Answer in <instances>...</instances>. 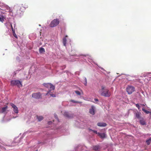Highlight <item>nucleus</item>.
<instances>
[{
	"mask_svg": "<svg viewBox=\"0 0 151 151\" xmlns=\"http://www.w3.org/2000/svg\"><path fill=\"white\" fill-rule=\"evenodd\" d=\"M127 92L128 94H132L135 91V88L132 86H128L126 88Z\"/></svg>",
	"mask_w": 151,
	"mask_h": 151,
	"instance_id": "4",
	"label": "nucleus"
},
{
	"mask_svg": "<svg viewBox=\"0 0 151 151\" xmlns=\"http://www.w3.org/2000/svg\"><path fill=\"white\" fill-rule=\"evenodd\" d=\"M141 105L142 106H145V105L144 104H141Z\"/></svg>",
	"mask_w": 151,
	"mask_h": 151,
	"instance_id": "32",
	"label": "nucleus"
},
{
	"mask_svg": "<svg viewBox=\"0 0 151 151\" xmlns=\"http://www.w3.org/2000/svg\"><path fill=\"white\" fill-rule=\"evenodd\" d=\"M50 90L47 93L46 95L47 94L49 93L52 90H54L55 89V86L54 85H53L51 83V84L50 86V87H49Z\"/></svg>",
	"mask_w": 151,
	"mask_h": 151,
	"instance_id": "9",
	"label": "nucleus"
},
{
	"mask_svg": "<svg viewBox=\"0 0 151 151\" xmlns=\"http://www.w3.org/2000/svg\"><path fill=\"white\" fill-rule=\"evenodd\" d=\"M149 78V79H147V80L148 81H150V78Z\"/></svg>",
	"mask_w": 151,
	"mask_h": 151,
	"instance_id": "33",
	"label": "nucleus"
},
{
	"mask_svg": "<svg viewBox=\"0 0 151 151\" xmlns=\"http://www.w3.org/2000/svg\"><path fill=\"white\" fill-rule=\"evenodd\" d=\"M51 84V83H45L44 84V85L46 88H49V87H50V86Z\"/></svg>",
	"mask_w": 151,
	"mask_h": 151,
	"instance_id": "18",
	"label": "nucleus"
},
{
	"mask_svg": "<svg viewBox=\"0 0 151 151\" xmlns=\"http://www.w3.org/2000/svg\"><path fill=\"white\" fill-rule=\"evenodd\" d=\"M11 85L14 86H16L18 87H20L22 86V82L18 80H13L11 81Z\"/></svg>",
	"mask_w": 151,
	"mask_h": 151,
	"instance_id": "2",
	"label": "nucleus"
},
{
	"mask_svg": "<svg viewBox=\"0 0 151 151\" xmlns=\"http://www.w3.org/2000/svg\"><path fill=\"white\" fill-rule=\"evenodd\" d=\"M142 110L146 114H149L150 113H151V112H150L149 111H147L145 110L144 108H143L142 109Z\"/></svg>",
	"mask_w": 151,
	"mask_h": 151,
	"instance_id": "21",
	"label": "nucleus"
},
{
	"mask_svg": "<svg viewBox=\"0 0 151 151\" xmlns=\"http://www.w3.org/2000/svg\"><path fill=\"white\" fill-rule=\"evenodd\" d=\"M136 116L138 119H139L140 118V114L139 112H137L136 114Z\"/></svg>",
	"mask_w": 151,
	"mask_h": 151,
	"instance_id": "23",
	"label": "nucleus"
},
{
	"mask_svg": "<svg viewBox=\"0 0 151 151\" xmlns=\"http://www.w3.org/2000/svg\"><path fill=\"white\" fill-rule=\"evenodd\" d=\"M89 131H92L94 133L98 134V132H97V131H96L94 130H93L91 129H89Z\"/></svg>",
	"mask_w": 151,
	"mask_h": 151,
	"instance_id": "26",
	"label": "nucleus"
},
{
	"mask_svg": "<svg viewBox=\"0 0 151 151\" xmlns=\"http://www.w3.org/2000/svg\"><path fill=\"white\" fill-rule=\"evenodd\" d=\"M5 19V17L2 15H0V21L3 22L4 21V19Z\"/></svg>",
	"mask_w": 151,
	"mask_h": 151,
	"instance_id": "14",
	"label": "nucleus"
},
{
	"mask_svg": "<svg viewBox=\"0 0 151 151\" xmlns=\"http://www.w3.org/2000/svg\"><path fill=\"white\" fill-rule=\"evenodd\" d=\"M99 145H96L93 147V149L95 151H99Z\"/></svg>",
	"mask_w": 151,
	"mask_h": 151,
	"instance_id": "15",
	"label": "nucleus"
},
{
	"mask_svg": "<svg viewBox=\"0 0 151 151\" xmlns=\"http://www.w3.org/2000/svg\"><path fill=\"white\" fill-rule=\"evenodd\" d=\"M98 135L100 136L101 138H105L106 136V134L105 133H101L98 132Z\"/></svg>",
	"mask_w": 151,
	"mask_h": 151,
	"instance_id": "12",
	"label": "nucleus"
},
{
	"mask_svg": "<svg viewBox=\"0 0 151 151\" xmlns=\"http://www.w3.org/2000/svg\"><path fill=\"white\" fill-rule=\"evenodd\" d=\"M64 116L68 118H71L73 117V115L69 114L68 112H65L64 114Z\"/></svg>",
	"mask_w": 151,
	"mask_h": 151,
	"instance_id": "8",
	"label": "nucleus"
},
{
	"mask_svg": "<svg viewBox=\"0 0 151 151\" xmlns=\"http://www.w3.org/2000/svg\"><path fill=\"white\" fill-rule=\"evenodd\" d=\"M65 37H67V35H66V36H65Z\"/></svg>",
	"mask_w": 151,
	"mask_h": 151,
	"instance_id": "35",
	"label": "nucleus"
},
{
	"mask_svg": "<svg viewBox=\"0 0 151 151\" xmlns=\"http://www.w3.org/2000/svg\"><path fill=\"white\" fill-rule=\"evenodd\" d=\"M59 22L60 21L58 19H55L51 21L50 24V26L51 27H56L59 24Z\"/></svg>",
	"mask_w": 151,
	"mask_h": 151,
	"instance_id": "3",
	"label": "nucleus"
},
{
	"mask_svg": "<svg viewBox=\"0 0 151 151\" xmlns=\"http://www.w3.org/2000/svg\"><path fill=\"white\" fill-rule=\"evenodd\" d=\"M151 142V138L149 139H148L146 141V142L147 145H149Z\"/></svg>",
	"mask_w": 151,
	"mask_h": 151,
	"instance_id": "22",
	"label": "nucleus"
},
{
	"mask_svg": "<svg viewBox=\"0 0 151 151\" xmlns=\"http://www.w3.org/2000/svg\"><path fill=\"white\" fill-rule=\"evenodd\" d=\"M10 105L13 109L14 111L16 113H18L17 107L13 104L11 103Z\"/></svg>",
	"mask_w": 151,
	"mask_h": 151,
	"instance_id": "6",
	"label": "nucleus"
},
{
	"mask_svg": "<svg viewBox=\"0 0 151 151\" xmlns=\"http://www.w3.org/2000/svg\"><path fill=\"white\" fill-rule=\"evenodd\" d=\"M37 119L39 121H40L42 120L43 119V117L41 116H37Z\"/></svg>",
	"mask_w": 151,
	"mask_h": 151,
	"instance_id": "20",
	"label": "nucleus"
},
{
	"mask_svg": "<svg viewBox=\"0 0 151 151\" xmlns=\"http://www.w3.org/2000/svg\"><path fill=\"white\" fill-rule=\"evenodd\" d=\"M23 5L24 7L25 8V9H26L28 7V6L27 4H24Z\"/></svg>",
	"mask_w": 151,
	"mask_h": 151,
	"instance_id": "30",
	"label": "nucleus"
},
{
	"mask_svg": "<svg viewBox=\"0 0 151 151\" xmlns=\"http://www.w3.org/2000/svg\"><path fill=\"white\" fill-rule=\"evenodd\" d=\"M50 96L53 97H55V94H53V93H50Z\"/></svg>",
	"mask_w": 151,
	"mask_h": 151,
	"instance_id": "28",
	"label": "nucleus"
},
{
	"mask_svg": "<svg viewBox=\"0 0 151 151\" xmlns=\"http://www.w3.org/2000/svg\"><path fill=\"white\" fill-rule=\"evenodd\" d=\"M84 79L85 81V83H83L85 86H86L87 85V80L86 78H85Z\"/></svg>",
	"mask_w": 151,
	"mask_h": 151,
	"instance_id": "27",
	"label": "nucleus"
},
{
	"mask_svg": "<svg viewBox=\"0 0 151 151\" xmlns=\"http://www.w3.org/2000/svg\"><path fill=\"white\" fill-rule=\"evenodd\" d=\"M136 106L139 109L140 106H139V105L138 104H136Z\"/></svg>",
	"mask_w": 151,
	"mask_h": 151,
	"instance_id": "29",
	"label": "nucleus"
},
{
	"mask_svg": "<svg viewBox=\"0 0 151 151\" xmlns=\"http://www.w3.org/2000/svg\"><path fill=\"white\" fill-rule=\"evenodd\" d=\"M8 109V106H6L5 107H3L1 110V113H4L7 109Z\"/></svg>",
	"mask_w": 151,
	"mask_h": 151,
	"instance_id": "13",
	"label": "nucleus"
},
{
	"mask_svg": "<svg viewBox=\"0 0 151 151\" xmlns=\"http://www.w3.org/2000/svg\"><path fill=\"white\" fill-rule=\"evenodd\" d=\"M70 101L71 102L73 103H81V102H80L79 101H75L73 100H71Z\"/></svg>",
	"mask_w": 151,
	"mask_h": 151,
	"instance_id": "24",
	"label": "nucleus"
},
{
	"mask_svg": "<svg viewBox=\"0 0 151 151\" xmlns=\"http://www.w3.org/2000/svg\"><path fill=\"white\" fill-rule=\"evenodd\" d=\"M94 108V106H92L91 108L89 109V113L92 115H93L95 114Z\"/></svg>",
	"mask_w": 151,
	"mask_h": 151,
	"instance_id": "7",
	"label": "nucleus"
},
{
	"mask_svg": "<svg viewBox=\"0 0 151 151\" xmlns=\"http://www.w3.org/2000/svg\"><path fill=\"white\" fill-rule=\"evenodd\" d=\"M94 100L95 101H99L98 99H95Z\"/></svg>",
	"mask_w": 151,
	"mask_h": 151,
	"instance_id": "31",
	"label": "nucleus"
},
{
	"mask_svg": "<svg viewBox=\"0 0 151 151\" xmlns=\"http://www.w3.org/2000/svg\"><path fill=\"white\" fill-rule=\"evenodd\" d=\"M106 124L104 122H99L97 123V125L101 127H104L106 126Z\"/></svg>",
	"mask_w": 151,
	"mask_h": 151,
	"instance_id": "10",
	"label": "nucleus"
},
{
	"mask_svg": "<svg viewBox=\"0 0 151 151\" xmlns=\"http://www.w3.org/2000/svg\"><path fill=\"white\" fill-rule=\"evenodd\" d=\"M75 92L78 95H81V93L78 91H75Z\"/></svg>",
	"mask_w": 151,
	"mask_h": 151,
	"instance_id": "25",
	"label": "nucleus"
},
{
	"mask_svg": "<svg viewBox=\"0 0 151 151\" xmlns=\"http://www.w3.org/2000/svg\"><path fill=\"white\" fill-rule=\"evenodd\" d=\"M143 76H144V77H145V76H146V75H145V74H144V75H143Z\"/></svg>",
	"mask_w": 151,
	"mask_h": 151,
	"instance_id": "34",
	"label": "nucleus"
},
{
	"mask_svg": "<svg viewBox=\"0 0 151 151\" xmlns=\"http://www.w3.org/2000/svg\"><path fill=\"white\" fill-rule=\"evenodd\" d=\"M67 40L65 37L63 38V43L64 46H66Z\"/></svg>",
	"mask_w": 151,
	"mask_h": 151,
	"instance_id": "19",
	"label": "nucleus"
},
{
	"mask_svg": "<svg viewBox=\"0 0 151 151\" xmlns=\"http://www.w3.org/2000/svg\"><path fill=\"white\" fill-rule=\"evenodd\" d=\"M11 27H12V31H13V35H14V36L16 38H17V36L15 34L14 29H13L12 24H11Z\"/></svg>",
	"mask_w": 151,
	"mask_h": 151,
	"instance_id": "16",
	"label": "nucleus"
},
{
	"mask_svg": "<svg viewBox=\"0 0 151 151\" xmlns=\"http://www.w3.org/2000/svg\"><path fill=\"white\" fill-rule=\"evenodd\" d=\"M101 94L102 96L109 97L110 96V92L107 89H105V87L102 86L101 89Z\"/></svg>",
	"mask_w": 151,
	"mask_h": 151,
	"instance_id": "1",
	"label": "nucleus"
},
{
	"mask_svg": "<svg viewBox=\"0 0 151 151\" xmlns=\"http://www.w3.org/2000/svg\"><path fill=\"white\" fill-rule=\"evenodd\" d=\"M139 122L140 124L142 125H146V124L145 121L142 118H141L139 120Z\"/></svg>",
	"mask_w": 151,
	"mask_h": 151,
	"instance_id": "11",
	"label": "nucleus"
},
{
	"mask_svg": "<svg viewBox=\"0 0 151 151\" xmlns=\"http://www.w3.org/2000/svg\"><path fill=\"white\" fill-rule=\"evenodd\" d=\"M32 97L35 99H39L42 97V94L40 92L33 93L32 94Z\"/></svg>",
	"mask_w": 151,
	"mask_h": 151,
	"instance_id": "5",
	"label": "nucleus"
},
{
	"mask_svg": "<svg viewBox=\"0 0 151 151\" xmlns=\"http://www.w3.org/2000/svg\"><path fill=\"white\" fill-rule=\"evenodd\" d=\"M45 52V49L42 47H41L39 49V52L40 53H42Z\"/></svg>",
	"mask_w": 151,
	"mask_h": 151,
	"instance_id": "17",
	"label": "nucleus"
}]
</instances>
